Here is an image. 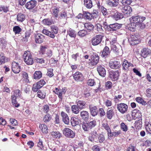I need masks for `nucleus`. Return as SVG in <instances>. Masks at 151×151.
<instances>
[{
    "instance_id": "nucleus-1",
    "label": "nucleus",
    "mask_w": 151,
    "mask_h": 151,
    "mask_svg": "<svg viewBox=\"0 0 151 151\" xmlns=\"http://www.w3.org/2000/svg\"><path fill=\"white\" fill-rule=\"evenodd\" d=\"M130 18L132 19L131 21L134 22L140 29H142L145 28L146 25L143 23L146 19L145 17L138 15L132 16Z\"/></svg>"
},
{
    "instance_id": "nucleus-2",
    "label": "nucleus",
    "mask_w": 151,
    "mask_h": 151,
    "mask_svg": "<svg viewBox=\"0 0 151 151\" xmlns=\"http://www.w3.org/2000/svg\"><path fill=\"white\" fill-rule=\"evenodd\" d=\"M22 92L19 90L16 89L13 91V94L11 96L12 103L16 107H18L20 106L19 104L17 101V99L18 97H21L22 96Z\"/></svg>"
},
{
    "instance_id": "nucleus-3",
    "label": "nucleus",
    "mask_w": 151,
    "mask_h": 151,
    "mask_svg": "<svg viewBox=\"0 0 151 151\" xmlns=\"http://www.w3.org/2000/svg\"><path fill=\"white\" fill-rule=\"evenodd\" d=\"M50 27L51 31L47 29H44L42 31V33L52 38H54L55 37V34H57L58 32V28L55 25L52 26Z\"/></svg>"
},
{
    "instance_id": "nucleus-4",
    "label": "nucleus",
    "mask_w": 151,
    "mask_h": 151,
    "mask_svg": "<svg viewBox=\"0 0 151 151\" xmlns=\"http://www.w3.org/2000/svg\"><path fill=\"white\" fill-rule=\"evenodd\" d=\"M23 58L24 61L27 65H31L33 64V59L32 55L30 51H25L23 54Z\"/></svg>"
},
{
    "instance_id": "nucleus-5",
    "label": "nucleus",
    "mask_w": 151,
    "mask_h": 151,
    "mask_svg": "<svg viewBox=\"0 0 151 151\" xmlns=\"http://www.w3.org/2000/svg\"><path fill=\"white\" fill-rule=\"evenodd\" d=\"M46 83V82L44 79H41L37 82L33 84L32 89L34 92H37L39 89L41 88Z\"/></svg>"
},
{
    "instance_id": "nucleus-6",
    "label": "nucleus",
    "mask_w": 151,
    "mask_h": 151,
    "mask_svg": "<svg viewBox=\"0 0 151 151\" xmlns=\"http://www.w3.org/2000/svg\"><path fill=\"white\" fill-rule=\"evenodd\" d=\"M117 108L119 112L122 114L127 112L128 109V105L123 103L117 104Z\"/></svg>"
},
{
    "instance_id": "nucleus-7",
    "label": "nucleus",
    "mask_w": 151,
    "mask_h": 151,
    "mask_svg": "<svg viewBox=\"0 0 151 151\" xmlns=\"http://www.w3.org/2000/svg\"><path fill=\"white\" fill-rule=\"evenodd\" d=\"M103 37L101 35H99L93 37L91 40L92 45L96 46L99 44L102 40Z\"/></svg>"
},
{
    "instance_id": "nucleus-8",
    "label": "nucleus",
    "mask_w": 151,
    "mask_h": 151,
    "mask_svg": "<svg viewBox=\"0 0 151 151\" xmlns=\"http://www.w3.org/2000/svg\"><path fill=\"white\" fill-rule=\"evenodd\" d=\"M63 132V134L67 137L73 138L75 137V132L69 128H65Z\"/></svg>"
},
{
    "instance_id": "nucleus-9",
    "label": "nucleus",
    "mask_w": 151,
    "mask_h": 151,
    "mask_svg": "<svg viewBox=\"0 0 151 151\" xmlns=\"http://www.w3.org/2000/svg\"><path fill=\"white\" fill-rule=\"evenodd\" d=\"M12 69L14 73L17 74L20 71L21 66L18 62L13 61L12 63Z\"/></svg>"
},
{
    "instance_id": "nucleus-10",
    "label": "nucleus",
    "mask_w": 151,
    "mask_h": 151,
    "mask_svg": "<svg viewBox=\"0 0 151 151\" xmlns=\"http://www.w3.org/2000/svg\"><path fill=\"white\" fill-rule=\"evenodd\" d=\"M128 41L130 44L132 45L138 44L139 42L138 36L135 35H130Z\"/></svg>"
},
{
    "instance_id": "nucleus-11",
    "label": "nucleus",
    "mask_w": 151,
    "mask_h": 151,
    "mask_svg": "<svg viewBox=\"0 0 151 151\" xmlns=\"http://www.w3.org/2000/svg\"><path fill=\"white\" fill-rule=\"evenodd\" d=\"M89 60L90 61V63L92 66L96 65L99 61V57L97 54H93L91 56V58Z\"/></svg>"
},
{
    "instance_id": "nucleus-12",
    "label": "nucleus",
    "mask_w": 151,
    "mask_h": 151,
    "mask_svg": "<svg viewBox=\"0 0 151 151\" xmlns=\"http://www.w3.org/2000/svg\"><path fill=\"white\" fill-rule=\"evenodd\" d=\"M119 72L118 70L111 71L109 72V76L112 81L117 80L119 76Z\"/></svg>"
},
{
    "instance_id": "nucleus-13",
    "label": "nucleus",
    "mask_w": 151,
    "mask_h": 151,
    "mask_svg": "<svg viewBox=\"0 0 151 151\" xmlns=\"http://www.w3.org/2000/svg\"><path fill=\"white\" fill-rule=\"evenodd\" d=\"M132 116L133 119L138 118L139 119H141L142 114L139 110L135 109L132 111Z\"/></svg>"
},
{
    "instance_id": "nucleus-14",
    "label": "nucleus",
    "mask_w": 151,
    "mask_h": 151,
    "mask_svg": "<svg viewBox=\"0 0 151 151\" xmlns=\"http://www.w3.org/2000/svg\"><path fill=\"white\" fill-rule=\"evenodd\" d=\"M37 4V1L35 0H31L28 1L25 4L26 8L29 10L33 9Z\"/></svg>"
},
{
    "instance_id": "nucleus-15",
    "label": "nucleus",
    "mask_w": 151,
    "mask_h": 151,
    "mask_svg": "<svg viewBox=\"0 0 151 151\" xmlns=\"http://www.w3.org/2000/svg\"><path fill=\"white\" fill-rule=\"evenodd\" d=\"M122 69L124 70H127L129 69V68L131 66L133 67L134 66L133 65L129 62L126 59H124L122 63Z\"/></svg>"
},
{
    "instance_id": "nucleus-16",
    "label": "nucleus",
    "mask_w": 151,
    "mask_h": 151,
    "mask_svg": "<svg viewBox=\"0 0 151 151\" xmlns=\"http://www.w3.org/2000/svg\"><path fill=\"white\" fill-rule=\"evenodd\" d=\"M109 66L111 68L116 69L120 68V65L119 61L114 60L111 61L109 62Z\"/></svg>"
},
{
    "instance_id": "nucleus-17",
    "label": "nucleus",
    "mask_w": 151,
    "mask_h": 151,
    "mask_svg": "<svg viewBox=\"0 0 151 151\" xmlns=\"http://www.w3.org/2000/svg\"><path fill=\"white\" fill-rule=\"evenodd\" d=\"M60 115L63 122L67 125H68L70 123V119L68 115L65 112L62 111L60 112Z\"/></svg>"
},
{
    "instance_id": "nucleus-18",
    "label": "nucleus",
    "mask_w": 151,
    "mask_h": 151,
    "mask_svg": "<svg viewBox=\"0 0 151 151\" xmlns=\"http://www.w3.org/2000/svg\"><path fill=\"white\" fill-rule=\"evenodd\" d=\"M45 38V36L40 34L38 33L35 34V40L37 43H41L43 42Z\"/></svg>"
},
{
    "instance_id": "nucleus-19",
    "label": "nucleus",
    "mask_w": 151,
    "mask_h": 151,
    "mask_svg": "<svg viewBox=\"0 0 151 151\" xmlns=\"http://www.w3.org/2000/svg\"><path fill=\"white\" fill-rule=\"evenodd\" d=\"M122 25L121 24L117 23L109 24V27L108 31H116L117 29H119L121 28Z\"/></svg>"
},
{
    "instance_id": "nucleus-20",
    "label": "nucleus",
    "mask_w": 151,
    "mask_h": 151,
    "mask_svg": "<svg viewBox=\"0 0 151 151\" xmlns=\"http://www.w3.org/2000/svg\"><path fill=\"white\" fill-rule=\"evenodd\" d=\"M89 109L91 115L93 116H95L97 115L98 112V110L96 106L90 105Z\"/></svg>"
},
{
    "instance_id": "nucleus-21",
    "label": "nucleus",
    "mask_w": 151,
    "mask_h": 151,
    "mask_svg": "<svg viewBox=\"0 0 151 151\" xmlns=\"http://www.w3.org/2000/svg\"><path fill=\"white\" fill-rule=\"evenodd\" d=\"M151 54V50L148 48H144L141 51V56L146 58L149 55Z\"/></svg>"
},
{
    "instance_id": "nucleus-22",
    "label": "nucleus",
    "mask_w": 151,
    "mask_h": 151,
    "mask_svg": "<svg viewBox=\"0 0 151 151\" xmlns=\"http://www.w3.org/2000/svg\"><path fill=\"white\" fill-rule=\"evenodd\" d=\"M73 77L74 79L76 81H80L82 80L83 76L82 74L79 71H77L73 74Z\"/></svg>"
},
{
    "instance_id": "nucleus-23",
    "label": "nucleus",
    "mask_w": 151,
    "mask_h": 151,
    "mask_svg": "<svg viewBox=\"0 0 151 151\" xmlns=\"http://www.w3.org/2000/svg\"><path fill=\"white\" fill-rule=\"evenodd\" d=\"M97 70L99 75L103 77L105 76L106 75V71L105 69L101 65L97 66Z\"/></svg>"
},
{
    "instance_id": "nucleus-24",
    "label": "nucleus",
    "mask_w": 151,
    "mask_h": 151,
    "mask_svg": "<svg viewBox=\"0 0 151 151\" xmlns=\"http://www.w3.org/2000/svg\"><path fill=\"white\" fill-rule=\"evenodd\" d=\"M129 19L130 21V23L127 25L126 27L127 29L131 31H134L136 27H137V26L134 22H132L131 21L132 19L130 18H129Z\"/></svg>"
},
{
    "instance_id": "nucleus-25",
    "label": "nucleus",
    "mask_w": 151,
    "mask_h": 151,
    "mask_svg": "<svg viewBox=\"0 0 151 151\" xmlns=\"http://www.w3.org/2000/svg\"><path fill=\"white\" fill-rule=\"evenodd\" d=\"M132 10L131 7L129 5L125 6L122 9V12L125 15L129 16L130 13L132 12Z\"/></svg>"
},
{
    "instance_id": "nucleus-26",
    "label": "nucleus",
    "mask_w": 151,
    "mask_h": 151,
    "mask_svg": "<svg viewBox=\"0 0 151 151\" xmlns=\"http://www.w3.org/2000/svg\"><path fill=\"white\" fill-rule=\"evenodd\" d=\"M110 54V51L109 48L107 46H106L104 48L101 56L102 57H106Z\"/></svg>"
},
{
    "instance_id": "nucleus-27",
    "label": "nucleus",
    "mask_w": 151,
    "mask_h": 151,
    "mask_svg": "<svg viewBox=\"0 0 151 151\" xmlns=\"http://www.w3.org/2000/svg\"><path fill=\"white\" fill-rule=\"evenodd\" d=\"M60 12L59 7L55 6L52 9V14L55 19H57L58 18Z\"/></svg>"
},
{
    "instance_id": "nucleus-28",
    "label": "nucleus",
    "mask_w": 151,
    "mask_h": 151,
    "mask_svg": "<svg viewBox=\"0 0 151 151\" xmlns=\"http://www.w3.org/2000/svg\"><path fill=\"white\" fill-rule=\"evenodd\" d=\"M98 137V134L97 132L96 131L93 130L91 132L89 137V140L90 141L92 142L95 139H96Z\"/></svg>"
},
{
    "instance_id": "nucleus-29",
    "label": "nucleus",
    "mask_w": 151,
    "mask_h": 151,
    "mask_svg": "<svg viewBox=\"0 0 151 151\" xmlns=\"http://www.w3.org/2000/svg\"><path fill=\"white\" fill-rule=\"evenodd\" d=\"M53 91L58 96V97L61 100H62L63 99V94L64 92V91L61 89H58L56 88L55 90Z\"/></svg>"
},
{
    "instance_id": "nucleus-30",
    "label": "nucleus",
    "mask_w": 151,
    "mask_h": 151,
    "mask_svg": "<svg viewBox=\"0 0 151 151\" xmlns=\"http://www.w3.org/2000/svg\"><path fill=\"white\" fill-rule=\"evenodd\" d=\"M112 17L114 19L116 20L120 19L124 17L123 14L122 13L116 12L115 13L112 15Z\"/></svg>"
},
{
    "instance_id": "nucleus-31",
    "label": "nucleus",
    "mask_w": 151,
    "mask_h": 151,
    "mask_svg": "<svg viewBox=\"0 0 151 151\" xmlns=\"http://www.w3.org/2000/svg\"><path fill=\"white\" fill-rule=\"evenodd\" d=\"M119 0H108L107 2L108 5L111 7H115L119 4Z\"/></svg>"
},
{
    "instance_id": "nucleus-32",
    "label": "nucleus",
    "mask_w": 151,
    "mask_h": 151,
    "mask_svg": "<svg viewBox=\"0 0 151 151\" xmlns=\"http://www.w3.org/2000/svg\"><path fill=\"white\" fill-rule=\"evenodd\" d=\"M145 127L146 132L149 134H151V124L150 121L146 120L145 122Z\"/></svg>"
},
{
    "instance_id": "nucleus-33",
    "label": "nucleus",
    "mask_w": 151,
    "mask_h": 151,
    "mask_svg": "<svg viewBox=\"0 0 151 151\" xmlns=\"http://www.w3.org/2000/svg\"><path fill=\"white\" fill-rule=\"evenodd\" d=\"M106 116L108 119H111L114 115V112L113 109H108L106 113Z\"/></svg>"
},
{
    "instance_id": "nucleus-34",
    "label": "nucleus",
    "mask_w": 151,
    "mask_h": 151,
    "mask_svg": "<svg viewBox=\"0 0 151 151\" xmlns=\"http://www.w3.org/2000/svg\"><path fill=\"white\" fill-rule=\"evenodd\" d=\"M80 116L83 119L86 120L88 119L89 114L88 111H83L80 112Z\"/></svg>"
},
{
    "instance_id": "nucleus-35",
    "label": "nucleus",
    "mask_w": 151,
    "mask_h": 151,
    "mask_svg": "<svg viewBox=\"0 0 151 151\" xmlns=\"http://www.w3.org/2000/svg\"><path fill=\"white\" fill-rule=\"evenodd\" d=\"M84 5L87 8L90 9L93 6L92 2L91 0H84Z\"/></svg>"
},
{
    "instance_id": "nucleus-36",
    "label": "nucleus",
    "mask_w": 151,
    "mask_h": 151,
    "mask_svg": "<svg viewBox=\"0 0 151 151\" xmlns=\"http://www.w3.org/2000/svg\"><path fill=\"white\" fill-rule=\"evenodd\" d=\"M77 105L79 109L81 110L86 108V102L84 101L79 100L78 101Z\"/></svg>"
},
{
    "instance_id": "nucleus-37",
    "label": "nucleus",
    "mask_w": 151,
    "mask_h": 151,
    "mask_svg": "<svg viewBox=\"0 0 151 151\" xmlns=\"http://www.w3.org/2000/svg\"><path fill=\"white\" fill-rule=\"evenodd\" d=\"M46 96V93L43 90H39L37 92V97L42 99H44Z\"/></svg>"
},
{
    "instance_id": "nucleus-38",
    "label": "nucleus",
    "mask_w": 151,
    "mask_h": 151,
    "mask_svg": "<svg viewBox=\"0 0 151 151\" xmlns=\"http://www.w3.org/2000/svg\"><path fill=\"white\" fill-rule=\"evenodd\" d=\"M7 58L5 56L4 53H0V65L5 63L7 61Z\"/></svg>"
},
{
    "instance_id": "nucleus-39",
    "label": "nucleus",
    "mask_w": 151,
    "mask_h": 151,
    "mask_svg": "<svg viewBox=\"0 0 151 151\" xmlns=\"http://www.w3.org/2000/svg\"><path fill=\"white\" fill-rule=\"evenodd\" d=\"M42 23L45 25L50 26L52 24H54V22L52 20L48 18L43 19L42 21Z\"/></svg>"
},
{
    "instance_id": "nucleus-40",
    "label": "nucleus",
    "mask_w": 151,
    "mask_h": 151,
    "mask_svg": "<svg viewBox=\"0 0 151 151\" xmlns=\"http://www.w3.org/2000/svg\"><path fill=\"white\" fill-rule=\"evenodd\" d=\"M42 76V73L41 71H35L33 75V78L35 80L40 79Z\"/></svg>"
},
{
    "instance_id": "nucleus-41",
    "label": "nucleus",
    "mask_w": 151,
    "mask_h": 151,
    "mask_svg": "<svg viewBox=\"0 0 151 151\" xmlns=\"http://www.w3.org/2000/svg\"><path fill=\"white\" fill-rule=\"evenodd\" d=\"M25 15L21 13H19L17 15V19L18 22H22L25 20Z\"/></svg>"
},
{
    "instance_id": "nucleus-42",
    "label": "nucleus",
    "mask_w": 151,
    "mask_h": 151,
    "mask_svg": "<svg viewBox=\"0 0 151 151\" xmlns=\"http://www.w3.org/2000/svg\"><path fill=\"white\" fill-rule=\"evenodd\" d=\"M51 134L53 138L56 139H59L62 136L61 134L58 131H52Z\"/></svg>"
},
{
    "instance_id": "nucleus-43",
    "label": "nucleus",
    "mask_w": 151,
    "mask_h": 151,
    "mask_svg": "<svg viewBox=\"0 0 151 151\" xmlns=\"http://www.w3.org/2000/svg\"><path fill=\"white\" fill-rule=\"evenodd\" d=\"M70 122L71 125L73 127L78 125L79 123L78 119L75 117H71L70 120Z\"/></svg>"
},
{
    "instance_id": "nucleus-44",
    "label": "nucleus",
    "mask_w": 151,
    "mask_h": 151,
    "mask_svg": "<svg viewBox=\"0 0 151 151\" xmlns=\"http://www.w3.org/2000/svg\"><path fill=\"white\" fill-rule=\"evenodd\" d=\"M67 34L71 37H76V35L75 31L71 28L68 30Z\"/></svg>"
},
{
    "instance_id": "nucleus-45",
    "label": "nucleus",
    "mask_w": 151,
    "mask_h": 151,
    "mask_svg": "<svg viewBox=\"0 0 151 151\" xmlns=\"http://www.w3.org/2000/svg\"><path fill=\"white\" fill-rule=\"evenodd\" d=\"M39 128L43 133H47L48 132L47 127L45 124L40 125Z\"/></svg>"
},
{
    "instance_id": "nucleus-46",
    "label": "nucleus",
    "mask_w": 151,
    "mask_h": 151,
    "mask_svg": "<svg viewBox=\"0 0 151 151\" xmlns=\"http://www.w3.org/2000/svg\"><path fill=\"white\" fill-rule=\"evenodd\" d=\"M136 101L138 103L142 105H145L146 104V102L143 99L140 97H137L135 98Z\"/></svg>"
},
{
    "instance_id": "nucleus-47",
    "label": "nucleus",
    "mask_w": 151,
    "mask_h": 151,
    "mask_svg": "<svg viewBox=\"0 0 151 151\" xmlns=\"http://www.w3.org/2000/svg\"><path fill=\"white\" fill-rule=\"evenodd\" d=\"M67 18V14L65 11L60 12L59 16L58 17L59 20L62 19H66Z\"/></svg>"
},
{
    "instance_id": "nucleus-48",
    "label": "nucleus",
    "mask_w": 151,
    "mask_h": 151,
    "mask_svg": "<svg viewBox=\"0 0 151 151\" xmlns=\"http://www.w3.org/2000/svg\"><path fill=\"white\" fill-rule=\"evenodd\" d=\"M84 27L89 31L93 30L94 27L93 25L90 23H86Z\"/></svg>"
},
{
    "instance_id": "nucleus-49",
    "label": "nucleus",
    "mask_w": 151,
    "mask_h": 151,
    "mask_svg": "<svg viewBox=\"0 0 151 151\" xmlns=\"http://www.w3.org/2000/svg\"><path fill=\"white\" fill-rule=\"evenodd\" d=\"M79 108L76 105H73L71 106V109L73 112L76 114H78L79 112Z\"/></svg>"
},
{
    "instance_id": "nucleus-50",
    "label": "nucleus",
    "mask_w": 151,
    "mask_h": 151,
    "mask_svg": "<svg viewBox=\"0 0 151 151\" xmlns=\"http://www.w3.org/2000/svg\"><path fill=\"white\" fill-rule=\"evenodd\" d=\"M22 30V29L19 26H15L13 28V31L15 34H19Z\"/></svg>"
},
{
    "instance_id": "nucleus-51",
    "label": "nucleus",
    "mask_w": 151,
    "mask_h": 151,
    "mask_svg": "<svg viewBox=\"0 0 151 151\" xmlns=\"http://www.w3.org/2000/svg\"><path fill=\"white\" fill-rule=\"evenodd\" d=\"M138 119V120L136 121L134 123V126L137 128L139 129L142 127V122L141 119Z\"/></svg>"
},
{
    "instance_id": "nucleus-52",
    "label": "nucleus",
    "mask_w": 151,
    "mask_h": 151,
    "mask_svg": "<svg viewBox=\"0 0 151 151\" xmlns=\"http://www.w3.org/2000/svg\"><path fill=\"white\" fill-rule=\"evenodd\" d=\"M105 137L104 135L101 134H100L98 137V140L99 142L100 143H102L104 142L105 141Z\"/></svg>"
},
{
    "instance_id": "nucleus-53",
    "label": "nucleus",
    "mask_w": 151,
    "mask_h": 151,
    "mask_svg": "<svg viewBox=\"0 0 151 151\" xmlns=\"http://www.w3.org/2000/svg\"><path fill=\"white\" fill-rule=\"evenodd\" d=\"M102 129H105L107 132H109L111 129L108 124L107 122H104L102 124Z\"/></svg>"
},
{
    "instance_id": "nucleus-54",
    "label": "nucleus",
    "mask_w": 151,
    "mask_h": 151,
    "mask_svg": "<svg viewBox=\"0 0 151 151\" xmlns=\"http://www.w3.org/2000/svg\"><path fill=\"white\" fill-rule=\"evenodd\" d=\"M89 124L88 123L83 122L82 124V127L83 130L85 131H88L91 129Z\"/></svg>"
},
{
    "instance_id": "nucleus-55",
    "label": "nucleus",
    "mask_w": 151,
    "mask_h": 151,
    "mask_svg": "<svg viewBox=\"0 0 151 151\" xmlns=\"http://www.w3.org/2000/svg\"><path fill=\"white\" fill-rule=\"evenodd\" d=\"M83 17L86 19L89 20L91 19V14L88 12L83 11Z\"/></svg>"
},
{
    "instance_id": "nucleus-56",
    "label": "nucleus",
    "mask_w": 151,
    "mask_h": 151,
    "mask_svg": "<svg viewBox=\"0 0 151 151\" xmlns=\"http://www.w3.org/2000/svg\"><path fill=\"white\" fill-rule=\"evenodd\" d=\"M122 96V95H118V96H115L114 99V102L116 103L121 101Z\"/></svg>"
},
{
    "instance_id": "nucleus-57",
    "label": "nucleus",
    "mask_w": 151,
    "mask_h": 151,
    "mask_svg": "<svg viewBox=\"0 0 151 151\" xmlns=\"http://www.w3.org/2000/svg\"><path fill=\"white\" fill-rule=\"evenodd\" d=\"M91 14V19H94L97 18L99 16V12L96 10L93 11Z\"/></svg>"
},
{
    "instance_id": "nucleus-58",
    "label": "nucleus",
    "mask_w": 151,
    "mask_h": 151,
    "mask_svg": "<svg viewBox=\"0 0 151 151\" xmlns=\"http://www.w3.org/2000/svg\"><path fill=\"white\" fill-rule=\"evenodd\" d=\"M2 11H3L4 12H7L9 11L8 7L3 5L0 6V12Z\"/></svg>"
},
{
    "instance_id": "nucleus-59",
    "label": "nucleus",
    "mask_w": 151,
    "mask_h": 151,
    "mask_svg": "<svg viewBox=\"0 0 151 151\" xmlns=\"http://www.w3.org/2000/svg\"><path fill=\"white\" fill-rule=\"evenodd\" d=\"M47 48V47L46 46H41L39 51L40 54L42 55L44 54L46 52V50Z\"/></svg>"
},
{
    "instance_id": "nucleus-60",
    "label": "nucleus",
    "mask_w": 151,
    "mask_h": 151,
    "mask_svg": "<svg viewBox=\"0 0 151 151\" xmlns=\"http://www.w3.org/2000/svg\"><path fill=\"white\" fill-rule=\"evenodd\" d=\"M47 75L50 77H52L54 76V74L53 73V70L52 68H50L47 69Z\"/></svg>"
},
{
    "instance_id": "nucleus-61",
    "label": "nucleus",
    "mask_w": 151,
    "mask_h": 151,
    "mask_svg": "<svg viewBox=\"0 0 151 151\" xmlns=\"http://www.w3.org/2000/svg\"><path fill=\"white\" fill-rule=\"evenodd\" d=\"M88 123L91 129L94 127L96 124V122L95 120H93Z\"/></svg>"
},
{
    "instance_id": "nucleus-62",
    "label": "nucleus",
    "mask_w": 151,
    "mask_h": 151,
    "mask_svg": "<svg viewBox=\"0 0 151 151\" xmlns=\"http://www.w3.org/2000/svg\"><path fill=\"white\" fill-rule=\"evenodd\" d=\"M78 35L80 37H83L88 34L87 32L84 30H82L78 32Z\"/></svg>"
},
{
    "instance_id": "nucleus-63",
    "label": "nucleus",
    "mask_w": 151,
    "mask_h": 151,
    "mask_svg": "<svg viewBox=\"0 0 151 151\" xmlns=\"http://www.w3.org/2000/svg\"><path fill=\"white\" fill-rule=\"evenodd\" d=\"M105 86L106 89H110L112 87V83L111 81H108L105 83Z\"/></svg>"
},
{
    "instance_id": "nucleus-64",
    "label": "nucleus",
    "mask_w": 151,
    "mask_h": 151,
    "mask_svg": "<svg viewBox=\"0 0 151 151\" xmlns=\"http://www.w3.org/2000/svg\"><path fill=\"white\" fill-rule=\"evenodd\" d=\"M87 84L88 86H92L96 84V82L94 79H90L87 81Z\"/></svg>"
}]
</instances>
